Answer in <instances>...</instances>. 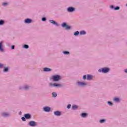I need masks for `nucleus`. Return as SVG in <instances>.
Returning <instances> with one entry per match:
<instances>
[{
    "label": "nucleus",
    "mask_w": 127,
    "mask_h": 127,
    "mask_svg": "<svg viewBox=\"0 0 127 127\" xmlns=\"http://www.w3.org/2000/svg\"><path fill=\"white\" fill-rule=\"evenodd\" d=\"M21 120L23 122H26V118L25 117H22Z\"/></svg>",
    "instance_id": "2f4dec72"
},
{
    "label": "nucleus",
    "mask_w": 127,
    "mask_h": 127,
    "mask_svg": "<svg viewBox=\"0 0 127 127\" xmlns=\"http://www.w3.org/2000/svg\"><path fill=\"white\" fill-rule=\"evenodd\" d=\"M106 122V120L105 119H102L99 120L100 124H105Z\"/></svg>",
    "instance_id": "b1692460"
},
{
    "label": "nucleus",
    "mask_w": 127,
    "mask_h": 127,
    "mask_svg": "<svg viewBox=\"0 0 127 127\" xmlns=\"http://www.w3.org/2000/svg\"><path fill=\"white\" fill-rule=\"evenodd\" d=\"M98 72L99 73H103V74H107L110 72V68L108 67H105L98 69Z\"/></svg>",
    "instance_id": "f03ea898"
},
{
    "label": "nucleus",
    "mask_w": 127,
    "mask_h": 127,
    "mask_svg": "<svg viewBox=\"0 0 127 127\" xmlns=\"http://www.w3.org/2000/svg\"><path fill=\"white\" fill-rule=\"evenodd\" d=\"M120 8H121V7L119 6H117L116 7H115L114 10H120Z\"/></svg>",
    "instance_id": "7c9ffc66"
},
{
    "label": "nucleus",
    "mask_w": 127,
    "mask_h": 127,
    "mask_svg": "<svg viewBox=\"0 0 127 127\" xmlns=\"http://www.w3.org/2000/svg\"><path fill=\"white\" fill-rule=\"evenodd\" d=\"M54 115L56 117H60V116H62V113L61 111H56L54 112Z\"/></svg>",
    "instance_id": "ddd939ff"
},
{
    "label": "nucleus",
    "mask_w": 127,
    "mask_h": 127,
    "mask_svg": "<svg viewBox=\"0 0 127 127\" xmlns=\"http://www.w3.org/2000/svg\"><path fill=\"white\" fill-rule=\"evenodd\" d=\"M1 68H3V64L0 63V69H1Z\"/></svg>",
    "instance_id": "e433bc0d"
},
{
    "label": "nucleus",
    "mask_w": 127,
    "mask_h": 127,
    "mask_svg": "<svg viewBox=\"0 0 127 127\" xmlns=\"http://www.w3.org/2000/svg\"><path fill=\"white\" fill-rule=\"evenodd\" d=\"M82 79L83 80H86V79H87V75H84L82 77Z\"/></svg>",
    "instance_id": "f704fd0d"
},
{
    "label": "nucleus",
    "mask_w": 127,
    "mask_h": 127,
    "mask_svg": "<svg viewBox=\"0 0 127 127\" xmlns=\"http://www.w3.org/2000/svg\"><path fill=\"white\" fill-rule=\"evenodd\" d=\"M49 22L56 26H59V24L54 20H50Z\"/></svg>",
    "instance_id": "f8f14e48"
},
{
    "label": "nucleus",
    "mask_w": 127,
    "mask_h": 127,
    "mask_svg": "<svg viewBox=\"0 0 127 127\" xmlns=\"http://www.w3.org/2000/svg\"><path fill=\"white\" fill-rule=\"evenodd\" d=\"M29 126H30V127H36V126H37V125L36 124V122H35V121H31L29 122Z\"/></svg>",
    "instance_id": "9d476101"
},
{
    "label": "nucleus",
    "mask_w": 127,
    "mask_h": 127,
    "mask_svg": "<svg viewBox=\"0 0 127 127\" xmlns=\"http://www.w3.org/2000/svg\"><path fill=\"white\" fill-rule=\"evenodd\" d=\"M4 23H5V22H4V20H3V19L0 20V26L3 25V24H4Z\"/></svg>",
    "instance_id": "cd10ccee"
},
{
    "label": "nucleus",
    "mask_w": 127,
    "mask_h": 127,
    "mask_svg": "<svg viewBox=\"0 0 127 127\" xmlns=\"http://www.w3.org/2000/svg\"><path fill=\"white\" fill-rule=\"evenodd\" d=\"M14 48H15V45H12V46H11V49L12 50H13V49H14Z\"/></svg>",
    "instance_id": "c9c22d12"
},
{
    "label": "nucleus",
    "mask_w": 127,
    "mask_h": 127,
    "mask_svg": "<svg viewBox=\"0 0 127 127\" xmlns=\"http://www.w3.org/2000/svg\"><path fill=\"white\" fill-rule=\"evenodd\" d=\"M63 54L64 55H70V52L68 51H63Z\"/></svg>",
    "instance_id": "4be33fe9"
},
{
    "label": "nucleus",
    "mask_w": 127,
    "mask_h": 127,
    "mask_svg": "<svg viewBox=\"0 0 127 127\" xmlns=\"http://www.w3.org/2000/svg\"><path fill=\"white\" fill-rule=\"evenodd\" d=\"M31 87L30 85H24L23 86H19V90H21V91H29Z\"/></svg>",
    "instance_id": "7ed1b4c3"
},
{
    "label": "nucleus",
    "mask_w": 127,
    "mask_h": 127,
    "mask_svg": "<svg viewBox=\"0 0 127 127\" xmlns=\"http://www.w3.org/2000/svg\"><path fill=\"white\" fill-rule=\"evenodd\" d=\"M77 84L79 87H85V86H87V83L84 82L79 81L77 82Z\"/></svg>",
    "instance_id": "9b49d317"
},
{
    "label": "nucleus",
    "mask_w": 127,
    "mask_h": 127,
    "mask_svg": "<svg viewBox=\"0 0 127 127\" xmlns=\"http://www.w3.org/2000/svg\"><path fill=\"white\" fill-rule=\"evenodd\" d=\"M44 72H51L52 71V69L49 67H44L43 68Z\"/></svg>",
    "instance_id": "f3484780"
},
{
    "label": "nucleus",
    "mask_w": 127,
    "mask_h": 127,
    "mask_svg": "<svg viewBox=\"0 0 127 127\" xmlns=\"http://www.w3.org/2000/svg\"><path fill=\"white\" fill-rule=\"evenodd\" d=\"M24 23H26V24H29V23H32V19L29 18H27L24 19Z\"/></svg>",
    "instance_id": "1a4fd4ad"
},
{
    "label": "nucleus",
    "mask_w": 127,
    "mask_h": 127,
    "mask_svg": "<svg viewBox=\"0 0 127 127\" xmlns=\"http://www.w3.org/2000/svg\"><path fill=\"white\" fill-rule=\"evenodd\" d=\"M80 116L81 118H86L88 117V113L83 112L80 114Z\"/></svg>",
    "instance_id": "a211bd4d"
},
{
    "label": "nucleus",
    "mask_w": 127,
    "mask_h": 127,
    "mask_svg": "<svg viewBox=\"0 0 127 127\" xmlns=\"http://www.w3.org/2000/svg\"><path fill=\"white\" fill-rule=\"evenodd\" d=\"M3 41L0 42V52H3L4 49H3Z\"/></svg>",
    "instance_id": "4468645a"
},
{
    "label": "nucleus",
    "mask_w": 127,
    "mask_h": 127,
    "mask_svg": "<svg viewBox=\"0 0 127 127\" xmlns=\"http://www.w3.org/2000/svg\"><path fill=\"white\" fill-rule=\"evenodd\" d=\"M124 72H125V73H126V74H127V69H125L124 70Z\"/></svg>",
    "instance_id": "58836bf2"
},
{
    "label": "nucleus",
    "mask_w": 127,
    "mask_h": 127,
    "mask_svg": "<svg viewBox=\"0 0 127 127\" xmlns=\"http://www.w3.org/2000/svg\"><path fill=\"white\" fill-rule=\"evenodd\" d=\"M1 116L2 118H9L10 117V114L7 112H2L1 113Z\"/></svg>",
    "instance_id": "0eeeda50"
},
{
    "label": "nucleus",
    "mask_w": 127,
    "mask_h": 127,
    "mask_svg": "<svg viewBox=\"0 0 127 127\" xmlns=\"http://www.w3.org/2000/svg\"><path fill=\"white\" fill-rule=\"evenodd\" d=\"M43 111L46 113H49L51 111V108L49 106H45L43 108Z\"/></svg>",
    "instance_id": "6e6552de"
},
{
    "label": "nucleus",
    "mask_w": 127,
    "mask_h": 127,
    "mask_svg": "<svg viewBox=\"0 0 127 127\" xmlns=\"http://www.w3.org/2000/svg\"><path fill=\"white\" fill-rule=\"evenodd\" d=\"M19 114L21 115V112H19Z\"/></svg>",
    "instance_id": "ea45409f"
},
{
    "label": "nucleus",
    "mask_w": 127,
    "mask_h": 127,
    "mask_svg": "<svg viewBox=\"0 0 127 127\" xmlns=\"http://www.w3.org/2000/svg\"><path fill=\"white\" fill-rule=\"evenodd\" d=\"M110 8H111V9H114V10H115V6L114 5H110Z\"/></svg>",
    "instance_id": "72a5a7b5"
},
{
    "label": "nucleus",
    "mask_w": 127,
    "mask_h": 127,
    "mask_svg": "<svg viewBox=\"0 0 127 127\" xmlns=\"http://www.w3.org/2000/svg\"><path fill=\"white\" fill-rule=\"evenodd\" d=\"M113 101L115 103H120L121 102V99L119 97H115L113 99Z\"/></svg>",
    "instance_id": "dca6fc26"
},
{
    "label": "nucleus",
    "mask_w": 127,
    "mask_h": 127,
    "mask_svg": "<svg viewBox=\"0 0 127 127\" xmlns=\"http://www.w3.org/2000/svg\"><path fill=\"white\" fill-rule=\"evenodd\" d=\"M23 48L24 49H28V48H29V46L27 44H24L23 46Z\"/></svg>",
    "instance_id": "393cba45"
},
{
    "label": "nucleus",
    "mask_w": 127,
    "mask_h": 127,
    "mask_svg": "<svg viewBox=\"0 0 127 127\" xmlns=\"http://www.w3.org/2000/svg\"><path fill=\"white\" fill-rule=\"evenodd\" d=\"M52 79L53 82H59L60 80H62V76L59 74H55L52 76Z\"/></svg>",
    "instance_id": "f257e3e1"
},
{
    "label": "nucleus",
    "mask_w": 127,
    "mask_h": 127,
    "mask_svg": "<svg viewBox=\"0 0 127 127\" xmlns=\"http://www.w3.org/2000/svg\"><path fill=\"white\" fill-rule=\"evenodd\" d=\"M9 70V67L8 66L3 67V72L5 73H7Z\"/></svg>",
    "instance_id": "aec40b11"
},
{
    "label": "nucleus",
    "mask_w": 127,
    "mask_h": 127,
    "mask_svg": "<svg viewBox=\"0 0 127 127\" xmlns=\"http://www.w3.org/2000/svg\"><path fill=\"white\" fill-rule=\"evenodd\" d=\"M2 5L3 6H7V5H8V2H3L2 3Z\"/></svg>",
    "instance_id": "c756f323"
},
{
    "label": "nucleus",
    "mask_w": 127,
    "mask_h": 127,
    "mask_svg": "<svg viewBox=\"0 0 127 127\" xmlns=\"http://www.w3.org/2000/svg\"><path fill=\"white\" fill-rule=\"evenodd\" d=\"M67 109H71V104L67 105Z\"/></svg>",
    "instance_id": "4c0bfd02"
},
{
    "label": "nucleus",
    "mask_w": 127,
    "mask_h": 127,
    "mask_svg": "<svg viewBox=\"0 0 127 127\" xmlns=\"http://www.w3.org/2000/svg\"><path fill=\"white\" fill-rule=\"evenodd\" d=\"M61 26L62 27H63V28H65V29L66 30H70V29H71L72 28L71 27V26L67 24V23L66 22H63V23H62L61 24Z\"/></svg>",
    "instance_id": "39448f33"
},
{
    "label": "nucleus",
    "mask_w": 127,
    "mask_h": 127,
    "mask_svg": "<svg viewBox=\"0 0 127 127\" xmlns=\"http://www.w3.org/2000/svg\"><path fill=\"white\" fill-rule=\"evenodd\" d=\"M52 95L53 98H56V97H57V93L55 92L52 93Z\"/></svg>",
    "instance_id": "a878e982"
},
{
    "label": "nucleus",
    "mask_w": 127,
    "mask_h": 127,
    "mask_svg": "<svg viewBox=\"0 0 127 127\" xmlns=\"http://www.w3.org/2000/svg\"><path fill=\"white\" fill-rule=\"evenodd\" d=\"M87 32L85 30H81L79 32V35H86Z\"/></svg>",
    "instance_id": "412c9836"
},
{
    "label": "nucleus",
    "mask_w": 127,
    "mask_h": 127,
    "mask_svg": "<svg viewBox=\"0 0 127 127\" xmlns=\"http://www.w3.org/2000/svg\"><path fill=\"white\" fill-rule=\"evenodd\" d=\"M24 117L26 118V120H30L31 119V115L29 113L25 114Z\"/></svg>",
    "instance_id": "2eb2a0df"
},
{
    "label": "nucleus",
    "mask_w": 127,
    "mask_h": 127,
    "mask_svg": "<svg viewBox=\"0 0 127 127\" xmlns=\"http://www.w3.org/2000/svg\"><path fill=\"white\" fill-rule=\"evenodd\" d=\"M72 110H77L78 109V106L76 105H74L72 106Z\"/></svg>",
    "instance_id": "c85d7f7f"
},
{
    "label": "nucleus",
    "mask_w": 127,
    "mask_h": 127,
    "mask_svg": "<svg viewBox=\"0 0 127 127\" xmlns=\"http://www.w3.org/2000/svg\"><path fill=\"white\" fill-rule=\"evenodd\" d=\"M80 35V32H79V31H76L74 32L73 33V35L74 36H78V35Z\"/></svg>",
    "instance_id": "5701e85b"
},
{
    "label": "nucleus",
    "mask_w": 127,
    "mask_h": 127,
    "mask_svg": "<svg viewBox=\"0 0 127 127\" xmlns=\"http://www.w3.org/2000/svg\"><path fill=\"white\" fill-rule=\"evenodd\" d=\"M107 104L109 106H110V107H113V106H114V103H113L112 101H108Z\"/></svg>",
    "instance_id": "bb28decb"
},
{
    "label": "nucleus",
    "mask_w": 127,
    "mask_h": 127,
    "mask_svg": "<svg viewBox=\"0 0 127 127\" xmlns=\"http://www.w3.org/2000/svg\"><path fill=\"white\" fill-rule=\"evenodd\" d=\"M49 86L51 88H53V87H54L55 88H61V87H63L62 84L59 83H49Z\"/></svg>",
    "instance_id": "20e7f679"
},
{
    "label": "nucleus",
    "mask_w": 127,
    "mask_h": 127,
    "mask_svg": "<svg viewBox=\"0 0 127 127\" xmlns=\"http://www.w3.org/2000/svg\"><path fill=\"white\" fill-rule=\"evenodd\" d=\"M42 21H46L47 19L45 17H43L41 19Z\"/></svg>",
    "instance_id": "473e14b6"
},
{
    "label": "nucleus",
    "mask_w": 127,
    "mask_h": 127,
    "mask_svg": "<svg viewBox=\"0 0 127 127\" xmlns=\"http://www.w3.org/2000/svg\"><path fill=\"white\" fill-rule=\"evenodd\" d=\"M126 6H127V3L126 4Z\"/></svg>",
    "instance_id": "a19ab883"
},
{
    "label": "nucleus",
    "mask_w": 127,
    "mask_h": 127,
    "mask_svg": "<svg viewBox=\"0 0 127 127\" xmlns=\"http://www.w3.org/2000/svg\"><path fill=\"white\" fill-rule=\"evenodd\" d=\"M87 80L88 81H91V80H93V75H92L91 74H87Z\"/></svg>",
    "instance_id": "6ab92c4d"
},
{
    "label": "nucleus",
    "mask_w": 127,
    "mask_h": 127,
    "mask_svg": "<svg viewBox=\"0 0 127 127\" xmlns=\"http://www.w3.org/2000/svg\"><path fill=\"white\" fill-rule=\"evenodd\" d=\"M76 10V8L73 6H69L66 8V11L67 12H74Z\"/></svg>",
    "instance_id": "423d86ee"
}]
</instances>
